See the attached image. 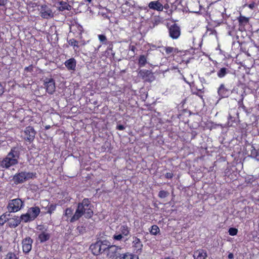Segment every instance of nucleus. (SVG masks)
<instances>
[{
	"label": "nucleus",
	"mask_w": 259,
	"mask_h": 259,
	"mask_svg": "<svg viewBox=\"0 0 259 259\" xmlns=\"http://www.w3.org/2000/svg\"><path fill=\"white\" fill-rule=\"evenodd\" d=\"M10 214L8 212L3 213L0 216V225H3L7 221L9 222Z\"/></svg>",
	"instance_id": "nucleus-24"
},
{
	"label": "nucleus",
	"mask_w": 259,
	"mask_h": 259,
	"mask_svg": "<svg viewBox=\"0 0 259 259\" xmlns=\"http://www.w3.org/2000/svg\"><path fill=\"white\" fill-rule=\"evenodd\" d=\"M24 133L26 135L25 139L27 140L31 141L34 139L35 132L32 127L28 126L26 127Z\"/></svg>",
	"instance_id": "nucleus-15"
},
{
	"label": "nucleus",
	"mask_w": 259,
	"mask_h": 259,
	"mask_svg": "<svg viewBox=\"0 0 259 259\" xmlns=\"http://www.w3.org/2000/svg\"><path fill=\"white\" fill-rule=\"evenodd\" d=\"M228 232L230 235L234 236L237 234L238 230L235 228H230L229 229Z\"/></svg>",
	"instance_id": "nucleus-35"
},
{
	"label": "nucleus",
	"mask_w": 259,
	"mask_h": 259,
	"mask_svg": "<svg viewBox=\"0 0 259 259\" xmlns=\"http://www.w3.org/2000/svg\"><path fill=\"white\" fill-rule=\"evenodd\" d=\"M73 210L71 208H67L65 209L63 214L64 218L67 222H70V219L72 217Z\"/></svg>",
	"instance_id": "nucleus-21"
},
{
	"label": "nucleus",
	"mask_w": 259,
	"mask_h": 259,
	"mask_svg": "<svg viewBox=\"0 0 259 259\" xmlns=\"http://www.w3.org/2000/svg\"><path fill=\"white\" fill-rule=\"evenodd\" d=\"M19 154L15 148L12 149L7 155L0 162L2 167L9 168L18 163Z\"/></svg>",
	"instance_id": "nucleus-2"
},
{
	"label": "nucleus",
	"mask_w": 259,
	"mask_h": 259,
	"mask_svg": "<svg viewBox=\"0 0 259 259\" xmlns=\"http://www.w3.org/2000/svg\"><path fill=\"white\" fill-rule=\"evenodd\" d=\"M133 247L135 248V249L136 250V252L137 253H140L143 244L140 241V240L137 237H133Z\"/></svg>",
	"instance_id": "nucleus-17"
},
{
	"label": "nucleus",
	"mask_w": 259,
	"mask_h": 259,
	"mask_svg": "<svg viewBox=\"0 0 259 259\" xmlns=\"http://www.w3.org/2000/svg\"><path fill=\"white\" fill-rule=\"evenodd\" d=\"M255 3L254 2H252V3L249 4L248 5H246V4H245L244 6H243V7H245L246 6H248V8H249L250 9H253L255 7Z\"/></svg>",
	"instance_id": "nucleus-41"
},
{
	"label": "nucleus",
	"mask_w": 259,
	"mask_h": 259,
	"mask_svg": "<svg viewBox=\"0 0 259 259\" xmlns=\"http://www.w3.org/2000/svg\"><path fill=\"white\" fill-rule=\"evenodd\" d=\"M2 251V246L0 245V252Z\"/></svg>",
	"instance_id": "nucleus-52"
},
{
	"label": "nucleus",
	"mask_w": 259,
	"mask_h": 259,
	"mask_svg": "<svg viewBox=\"0 0 259 259\" xmlns=\"http://www.w3.org/2000/svg\"><path fill=\"white\" fill-rule=\"evenodd\" d=\"M117 231L123 236H127L129 234L130 229L126 225H122Z\"/></svg>",
	"instance_id": "nucleus-23"
},
{
	"label": "nucleus",
	"mask_w": 259,
	"mask_h": 259,
	"mask_svg": "<svg viewBox=\"0 0 259 259\" xmlns=\"http://www.w3.org/2000/svg\"><path fill=\"white\" fill-rule=\"evenodd\" d=\"M218 92L219 95L222 98L228 97L231 93L230 90L227 89L223 84H222L220 85L218 89Z\"/></svg>",
	"instance_id": "nucleus-14"
},
{
	"label": "nucleus",
	"mask_w": 259,
	"mask_h": 259,
	"mask_svg": "<svg viewBox=\"0 0 259 259\" xmlns=\"http://www.w3.org/2000/svg\"><path fill=\"white\" fill-rule=\"evenodd\" d=\"M169 36L173 39H177L181 34L180 27L176 24L171 25L169 28Z\"/></svg>",
	"instance_id": "nucleus-10"
},
{
	"label": "nucleus",
	"mask_w": 259,
	"mask_h": 259,
	"mask_svg": "<svg viewBox=\"0 0 259 259\" xmlns=\"http://www.w3.org/2000/svg\"><path fill=\"white\" fill-rule=\"evenodd\" d=\"M151 235H156L160 232V229L157 225H153L149 230Z\"/></svg>",
	"instance_id": "nucleus-25"
},
{
	"label": "nucleus",
	"mask_w": 259,
	"mask_h": 259,
	"mask_svg": "<svg viewBox=\"0 0 259 259\" xmlns=\"http://www.w3.org/2000/svg\"><path fill=\"white\" fill-rule=\"evenodd\" d=\"M20 219V221L21 220L24 222H28L31 221H33V220L30 218V216L28 214V212L25 214H22Z\"/></svg>",
	"instance_id": "nucleus-27"
},
{
	"label": "nucleus",
	"mask_w": 259,
	"mask_h": 259,
	"mask_svg": "<svg viewBox=\"0 0 259 259\" xmlns=\"http://www.w3.org/2000/svg\"><path fill=\"white\" fill-rule=\"evenodd\" d=\"M148 7L150 9L156 10L157 11H162L163 9L162 4L159 1H152L149 3Z\"/></svg>",
	"instance_id": "nucleus-12"
},
{
	"label": "nucleus",
	"mask_w": 259,
	"mask_h": 259,
	"mask_svg": "<svg viewBox=\"0 0 259 259\" xmlns=\"http://www.w3.org/2000/svg\"><path fill=\"white\" fill-rule=\"evenodd\" d=\"M168 195V193L164 190H161L159 192L158 196L161 198H164L166 197Z\"/></svg>",
	"instance_id": "nucleus-34"
},
{
	"label": "nucleus",
	"mask_w": 259,
	"mask_h": 259,
	"mask_svg": "<svg viewBox=\"0 0 259 259\" xmlns=\"http://www.w3.org/2000/svg\"><path fill=\"white\" fill-rule=\"evenodd\" d=\"M64 65L69 71H75L76 66V61L74 58H70L66 60Z\"/></svg>",
	"instance_id": "nucleus-13"
},
{
	"label": "nucleus",
	"mask_w": 259,
	"mask_h": 259,
	"mask_svg": "<svg viewBox=\"0 0 259 259\" xmlns=\"http://www.w3.org/2000/svg\"><path fill=\"white\" fill-rule=\"evenodd\" d=\"M218 9L219 10V11L218 12L219 15H220V16H221L222 17H223L224 12H225V11H226L225 9L224 8V7H222V6H220L218 8Z\"/></svg>",
	"instance_id": "nucleus-37"
},
{
	"label": "nucleus",
	"mask_w": 259,
	"mask_h": 259,
	"mask_svg": "<svg viewBox=\"0 0 259 259\" xmlns=\"http://www.w3.org/2000/svg\"><path fill=\"white\" fill-rule=\"evenodd\" d=\"M117 128L119 130L122 131L125 128V127L122 125H119L117 126Z\"/></svg>",
	"instance_id": "nucleus-44"
},
{
	"label": "nucleus",
	"mask_w": 259,
	"mask_h": 259,
	"mask_svg": "<svg viewBox=\"0 0 259 259\" xmlns=\"http://www.w3.org/2000/svg\"><path fill=\"white\" fill-rule=\"evenodd\" d=\"M228 70L226 68H221L217 73L218 76L220 78L224 77L227 73Z\"/></svg>",
	"instance_id": "nucleus-28"
},
{
	"label": "nucleus",
	"mask_w": 259,
	"mask_h": 259,
	"mask_svg": "<svg viewBox=\"0 0 259 259\" xmlns=\"http://www.w3.org/2000/svg\"><path fill=\"white\" fill-rule=\"evenodd\" d=\"M228 257L229 259H233L234 258V255L232 253H230L228 255Z\"/></svg>",
	"instance_id": "nucleus-46"
},
{
	"label": "nucleus",
	"mask_w": 259,
	"mask_h": 259,
	"mask_svg": "<svg viewBox=\"0 0 259 259\" xmlns=\"http://www.w3.org/2000/svg\"><path fill=\"white\" fill-rule=\"evenodd\" d=\"M238 19L240 24L241 25H245L249 21L248 18L243 16H240Z\"/></svg>",
	"instance_id": "nucleus-29"
},
{
	"label": "nucleus",
	"mask_w": 259,
	"mask_h": 259,
	"mask_svg": "<svg viewBox=\"0 0 259 259\" xmlns=\"http://www.w3.org/2000/svg\"><path fill=\"white\" fill-rule=\"evenodd\" d=\"M4 92V88L1 83H0V96H1Z\"/></svg>",
	"instance_id": "nucleus-43"
},
{
	"label": "nucleus",
	"mask_w": 259,
	"mask_h": 259,
	"mask_svg": "<svg viewBox=\"0 0 259 259\" xmlns=\"http://www.w3.org/2000/svg\"><path fill=\"white\" fill-rule=\"evenodd\" d=\"M207 253L203 249H199L194 252L193 257L194 259H205Z\"/></svg>",
	"instance_id": "nucleus-18"
},
{
	"label": "nucleus",
	"mask_w": 259,
	"mask_h": 259,
	"mask_svg": "<svg viewBox=\"0 0 259 259\" xmlns=\"http://www.w3.org/2000/svg\"><path fill=\"white\" fill-rule=\"evenodd\" d=\"M251 155L252 156L254 157V158L257 160L259 161V152L254 150V151H252L251 152Z\"/></svg>",
	"instance_id": "nucleus-39"
},
{
	"label": "nucleus",
	"mask_w": 259,
	"mask_h": 259,
	"mask_svg": "<svg viewBox=\"0 0 259 259\" xmlns=\"http://www.w3.org/2000/svg\"><path fill=\"white\" fill-rule=\"evenodd\" d=\"M105 245L103 242H97L90 246V249L94 255H97L104 252Z\"/></svg>",
	"instance_id": "nucleus-7"
},
{
	"label": "nucleus",
	"mask_w": 259,
	"mask_h": 259,
	"mask_svg": "<svg viewBox=\"0 0 259 259\" xmlns=\"http://www.w3.org/2000/svg\"><path fill=\"white\" fill-rule=\"evenodd\" d=\"M173 177V174L171 172H167L165 174V177L168 179H171Z\"/></svg>",
	"instance_id": "nucleus-42"
},
{
	"label": "nucleus",
	"mask_w": 259,
	"mask_h": 259,
	"mask_svg": "<svg viewBox=\"0 0 259 259\" xmlns=\"http://www.w3.org/2000/svg\"><path fill=\"white\" fill-rule=\"evenodd\" d=\"M4 259H18V257L15 253L9 252L5 256Z\"/></svg>",
	"instance_id": "nucleus-32"
},
{
	"label": "nucleus",
	"mask_w": 259,
	"mask_h": 259,
	"mask_svg": "<svg viewBox=\"0 0 259 259\" xmlns=\"http://www.w3.org/2000/svg\"><path fill=\"white\" fill-rule=\"evenodd\" d=\"M85 1L89 3H91V0H85Z\"/></svg>",
	"instance_id": "nucleus-51"
},
{
	"label": "nucleus",
	"mask_w": 259,
	"mask_h": 259,
	"mask_svg": "<svg viewBox=\"0 0 259 259\" xmlns=\"http://www.w3.org/2000/svg\"><path fill=\"white\" fill-rule=\"evenodd\" d=\"M238 118V114L236 110L235 109H231L229 113L228 125L232 126L234 123L237 122Z\"/></svg>",
	"instance_id": "nucleus-11"
},
{
	"label": "nucleus",
	"mask_w": 259,
	"mask_h": 259,
	"mask_svg": "<svg viewBox=\"0 0 259 259\" xmlns=\"http://www.w3.org/2000/svg\"><path fill=\"white\" fill-rule=\"evenodd\" d=\"M20 218L15 217L9 220L8 225L10 228H15L20 224Z\"/></svg>",
	"instance_id": "nucleus-20"
},
{
	"label": "nucleus",
	"mask_w": 259,
	"mask_h": 259,
	"mask_svg": "<svg viewBox=\"0 0 259 259\" xmlns=\"http://www.w3.org/2000/svg\"><path fill=\"white\" fill-rule=\"evenodd\" d=\"M147 62V59L145 56L141 55L139 57V64L140 67H143L145 66Z\"/></svg>",
	"instance_id": "nucleus-30"
},
{
	"label": "nucleus",
	"mask_w": 259,
	"mask_h": 259,
	"mask_svg": "<svg viewBox=\"0 0 259 259\" xmlns=\"http://www.w3.org/2000/svg\"><path fill=\"white\" fill-rule=\"evenodd\" d=\"M56 7L60 11L70 10L71 9V6L67 2L64 1L59 2Z\"/></svg>",
	"instance_id": "nucleus-19"
},
{
	"label": "nucleus",
	"mask_w": 259,
	"mask_h": 259,
	"mask_svg": "<svg viewBox=\"0 0 259 259\" xmlns=\"http://www.w3.org/2000/svg\"><path fill=\"white\" fill-rule=\"evenodd\" d=\"M24 202L21 199L16 198L9 200L7 209L9 212H16L24 206Z\"/></svg>",
	"instance_id": "nucleus-3"
},
{
	"label": "nucleus",
	"mask_w": 259,
	"mask_h": 259,
	"mask_svg": "<svg viewBox=\"0 0 259 259\" xmlns=\"http://www.w3.org/2000/svg\"><path fill=\"white\" fill-rule=\"evenodd\" d=\"M29 68H30V67H25V70L28 71V70H29Z\"/></svg>",
	"instance_id": "nucleus-49"
},
{
	"label": "nucleus",
	"mask_w": 259,
	"mask_h": 259,
	"mask_svg": "<svg viewBox=\"0 0 259 259\" xmlns=\"http://www.w3.org/2000/svg\"><path fill=\"white\" fill-rule=\"evenodd\" d=\"M140 73H141V75H143V77L145 75H146L147 76H150L152 78L153 77L152 73L148 70L143 71L141 72Z\"/></svg>",
	"instance_id": "nucleus-36"
},
{
	"label": "nucleus",
	"mask_w": 259,
	"mask_h": 259,
	"mask_svg": "<svg viewBox=\"0 0 259 259\" xmlns=\"http://www.w3.org/2000/svg\"><path fill=\"white\" fill-rule=\"evenodd\" d=\"M44 85L46 88L47 92L52 94L55 91V81L52 78H46L45 80Z\"/></svg>",
	"instance_id": "nucleus-9"
},
{
	"label": "nucleus",
	"mask_w": 259,
	"mask_h": 259,
	"mask_svg": "<svg viewBox=\"0 0 259 259\" xmlns=\"http://www.w3.org/2000/svg\"><path fill=\"white\" fill-rule=\"evenodd\" d=\"M40 16L44 19H50L54 17L52 10L48 5L43 4L40 6L38 9Z\"/></svg>",
	"instance_id": "nucleus-5"
},
{
	"label": "nucleus",
	"mask_w": 259,
	"mask_h": 259,
	"mask_svg": "<svg viewBox=\"0 0 259 259\" xmlns=\"http://www.w3.org/2000/svg\"><path fill=\"white\" fill-rule=\"evenodd\" d=\"M35 174L33 172H21L16 174L13 177V180L15 184L23 183L24 182L35 177Z\"/></svg>",
	"instance_id": "nucleus-4"
},
{
	"label": "nucleus",
	"mask_w": 259,
	"mask_h": 259,
	"mask_svg": "<svg viewBox=\"0 0 259 259\" xmlns=\"http://www.w3.org/2000/svg\"><path fill=\"white\" fill-rule=\"evenodd\" d=\"M106 244L105 245L104 252H105L107 257L113 259L116 258V256H119V255L117 253L118 249L117 246L115 245H108V247H106Z\"/></svg>",
	"instance_id": "nucleus-6"
},
{
	"label": "nucleus",
	"mask_w": 259,
	"mask_h": 259,
	"mask_svg": "<svg viewBox=\"0 0 259 259\" xmlns=\"http://www.w3.org/2000/svg\"><path fill=\"white\" fill-rule=\"evenodd\" d=\"M33 240L30 237H26L22 240V245L23 251L25 253H28L32 249Z\"/></svg>",
	"instance_id": "nucleus-8"
},
{
	"label": "nucleus",
	"mask_w": 259,
	"mask_h": 259,
	"mask_svg": "<svg viewBox=\"0 0 259 259\" xmlns=\"http://www.w3.org/2000/svg\"><path fill=\"white\" fill-rule=\"evenodd\" d=\"M130 49L131 51L134 52L136 50V47L134 46H130Z\"/></svg>",
	"instance_id": "nucleus-45"
},
{
	"label": "nucleus",
	"mask_w": 259,
	"mask_h": 259,
	"mask_svg": "<svg viewBox=\"0 0 259 259\" xmlns=\"http://www.w3.org/2000/svg\"><path fill=\"white\" fill-rule=\"evenodd\" d=\"M164 50L167 55L174 54L177 52L176 49L173 47H167Z\"/></svg>",
	"instance_id": "nucleus-31"
},
{
	"label": "nucleus",
	"mask_w": 259,
	"mask_h": 259,
	"mask_svg": "<svg viewBox=\"0 0 259 259\" xmlns=\"http://www.w3.org/2000/svg\"><path fill=\"white\" fill-rule=\"evenodd\" d=\"M50 237V235L47 231L42 232L38 235V238L41 242H44L48 240Z\"/></svg>",
	"instance_id": "nucleus-22"
},
{
	"label": "nucleus",
	"mask_w": 259,
	"mask_h": 259,
	"mask_svg": "<svg viewBox=\"0 0 259 259\" xmlns=\"http://www.w3.org/2000/svg\"><path fill=\"white\" fill-rule=\"evenodd\" d=\"M93 214V211L90 201L88 199H84L81 202L78 203L74 214L70 220V222L73 223L83 215L85 218H91Z\"/></svg>",
	"instance_id": "nucleus-1"
},
{
	"label": "nucleus",
	"mask_w": 259,
	"mask_h": 259,
	"mask_svg": "<svg viewBox=\"0 0 259 259\" xmlns=\"http://www.w3.org/2000/svg\"><path fill=\"white\" fill-rule=\"evenodd\" d=\"M56 205L51 204L48 207V213H52L56 209Z\"/></svg>",
	"instance_id": "nucleus-38"
},
{
	"label": "nucleus",
	"mask_w": 259,
	"mask_h": 259,
	"mask_svg": "<svg viewBox=\"0 0 259 259\" xmlns=\"http://www.w3.org/2000/svg\"><path fill=\"white\" fill-rule=\"evenodd\" d=\"M6 0H0V6H3L5 4Z\"/></svg>",
	"instance_id": "nucleus-47"
},
{
	"label": "nucleus",
	"mask_w": 259,
	"mask_h": 259,
	"mask_svg": "<svg viewBox=\"0 0 259 259\" xmlns=\"http://www.w3.org/2000/svg\"><path fill=\"white\" fill-rule=\"evenodd\" d=\"M68 43L70 46L73 47V49L76 52L79 47L78 42L74 39H71L68 41Z\"/></svg>",
	"instance_id": "nucleus-26"
},
{
	"label": "nucleus",
	"mask_w": 259,
	"mask_h": 259,
	"mask_svg": "<svg viewBox=\"0 0 259 259\" xmlns=\"http://www.w3.org/2000/svg\"><path fill=\"white\" fill-rule=\"evenodd\" d=\"M123 238V235L119 233L118 231L113 235V238L115 240H120Z\"/></svg>",
	"instance_id": "nucleus-33"
},
{
	"label": "nucleus",
	"mask_w": 259,
	"mask_h": 259,
	"mask_svg": "<svg viewBox=\"0 0 259 259\" xmlns=\"http://www.w3.org/2000/svg\"><path fill=\"white\" fill-rule=\"evenodd\" d=\"M98 38L101 42H104L106 40V37L103 34L98 35Z\"/></svg>",
	"instance_id": "nucleus-40"
},
{
	"label": "nucleus",
	"mask_w": 259,
	"mask_h": 259,
	"mask_svg": "<svg viewBox=\"0 0 259 259\" xmlns=\"http://www.w3.org/2000/svg\"><path fill=\"white\" fill-rule=\"evenodd\" d=\"M32 7H34L36 6V3H32Z\"/></svg>",
	"instance_id": "nucleus-50"
},
{
	"label": "nucleus",
	"mask_w": 259,
	"mask_h": 259,
	"mask_svg": "<svg viewBox=\"0 0 259 259\" xmlns=\"http://www.w3.org/2000/svg\"><path fill=\"white\" fill-rule=\"evenodd\" d=\"M86 44V42L84 41H81V44H80V45H85Z\"/></svg>",
	"instance_id": "nucleus-48"
},
{
	"label": "nucleus",
	"mask_w": 259,
	"mask_h": 259,
	"mask_svg": "<svg viewBox=\"0 0 259 259\" xmlns=\"http://www.w3.org/2000/svg\"><path fill=\"white\" fill-rule=\"evenodd\" d=\"M27 212L31 219L34 220L39 214L40 209L38 207H31L28 209Z\"/></svg>",
	"instance_id": "nucleus-16"
}]
</instances>
